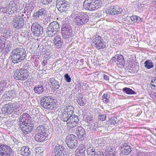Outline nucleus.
I'll return each mask as SVG.
<instances>
[{"mask_svg":"<svg viewBox=\"0 0 156 156\" xmlns=\"http://www.w3.org/2000/svg\"><path fill=\"white\" fill-rule=\"evenodd\" d=\"M26 51L22 47L14 49L12 52V61L14 63L21 62L26 57Z\"/></svg>","mask_w":156,"mask_h":156,"instance_id":"1","label":"nucleus"},{"mask_svg":"<svg viewBox=\"0 0 156 156\" xmlns=\"http://www.w3.org/2000/svg\"><path fill=\"white\" fill-rule=\"evenodd\" d=\"M47 129L43 125L39 126L36 129V133L34 136L35 140L39 142H43L48 139Z\"/></svg>","mask_w":156,"mask_h":156,"instance_id":"2","label":"nucleus"},{"mask_svg":"<svg viewBox=\"0 0 156 156\" xmlns=\"http://www.w3.org/2000/svg\"><path fill=\"white\" fill-rule=\"evenodd\" d=\"M55 101L51 97L44 96L41 100V105L45 109L52 110L55 106Z\"/></svg>","mask_w":156,"mask_h":156,"instance_id":"3","label":"nucleus"},{"mask_svg":"<svg viewBox=\"0 0 156 156\" xmlns=\"http://www.w3.org/2000/svg\"><path fill=\"white\" fill-rule=\"evenodd\" d=\"M47 29V34L49 37H52L60 30V28L58 23L56 21H53L49 24Z\"/></svg>","mask_w":156,"mask_h":156,"instance_id":"4","label":"nucleus"},{"mask_svg":"<svg viewBox=\"0 0 156 156\" xmlns=\"http://www.w3.org/2000/svg\"><path fill=\"white\" fill-rule=\"evenodd\" d=\"M100 2V0H85L83 6L86 10L94 11L98 9Z\"/></svg>","mask_w":156,"mask_h":156,"instance_id":"5","label":"nucleus"},{"mask_svg":"<svg viewBox=\"0 0 156 156\" xmlns=\"http://www.w3.org/2000/svg\"><path fill=\"white\" fill-rule=\"evenodd\" d=\"M89 20V16L87 13L80 12L75 18L74 21L76 24L78 26L84 25Z\"/></svg>","mask_w":156,"mask_h":156,"instance_id":"6","label":"nucleus"},{"mask_svg":"<svg viewBox=\"0 0 156 156\" xmlns=\"http://www.w3.org/2000/svg\"><path fill=\"white\" fill-rule=\"evenodd\" d=\"M28 71L27 69H17L14 72V78L16 80H25L28 76Z\"/></svg>","mask_w":156,"mask_h":156,"instance_id":"7","label":"nucleus"},{"mask_svg":"<svg viewBox=\"0 0 156 156\" xmlns=\"http://www.w3.org/2000/svg\"><path fill=\"white\" fill-rule=\"evenodd\" d=\"M74 109L71 105L66 106L65 108L61 109V112L62 113L61 117L62 120L64 122L67 121L68 118L73 115Z\"/></svg>","mask_w":156,"mask_h":156,"instance_id":"8","label":"nucleus"},{"mask_svg":"<svg viewBox=\"0 0 156 156\" xmlns=\"http://www.w3.org/2000/svg\"><path fill=\"white\" fill-rule=\"evenodd\" d=\"M92 41L93 45L98 50L103 49L106 46V43L102 39L101 37L96 35L92 38Z\"/></svg>","mask_w":156,"mask_h":156,"instance_id":"9","label":"nucleus"},{"mask_svg":"<svg viewBox=\"0 0 156 156\" xmlns=\"http://www.w3.org/2000/svg\"><path fill=\"white\" fill-rule=\"evenodd\" d=\"M66 143L70 149H75L78 145V141L76 136L73 134H70L66 137Z\"/></svg>","mask_w":156,"mask_h":156,"instance_id":"10","label":"nucleus"},{"mask_svg":"<svg viewBox=\"0 0 156 156\" xmlns=\"http://www.w3.org/2000/svg\"><path fill=\"white\" fill-rule=\"evenodd\" d=\"M56 5L61 12L67 11L70 7V3L66 0H57Z\"/></svg>","mask_w":156,"mask_h":156,"instance_id":"11","label":"nucleus"},{"mask_svg":"<svg viewBox=\"0 0 156 156\" xmlns=\"http://www.w3.org/2000/svg\"><path fill=\"white\" fill-rule=\"evenodd\" d=\"M68 119L67 121H66L67 122L68 127L72 129L77 126L79 121L78 116L73 115L70 116L68 118Z\"/></svg>","mask_w":156,"mask_h":156,"instance_id":"12","label":"nucleus"},{"mask_svg":"<svg viewBox=\"0 0 156 156\" xmlns=\"http://www.w3.org/2000/svg\"><path fill=\"white\" fill-rule=\"evenodd\" d=\"M31 30L34 33V36L38 37L42 34L43 32V29L41 25L37 23H34L31 27Z\"/></svg>","mask_w":156,"mask_h":156,"instance_id":"13","label":"nucleus"},{"mask_svg":"<svg viewBox=\"0 0 156 156\" xmlns=\"http://www.w3.org/2000/svg\"><path fill=\"white\" fill-rule=\"evenodd\" d=\"M12 152L10 146L3 144L0 145V156H10Z\"/></svg>","mask_w":156,"mask_h":156,"instance_id":"14","label":"nucleus"},{"mask_svg":"<svg viewBox=\"0 0 156 156\" xmlns=\"http://www.w3.org/2000/svg\"><path fill=\"white\" fill-rule=\"evenodd\" d=\"M47 12L46 9L43 8H40L38 11L34 13V18L35 20H38L43 17L44 18L46 16Z\"/></svg>","mask_w":156,"mask_h":156,"instance_id":"15","label":"nucleus"},{"mask_svg":"<svg viewBox=\"0 0 156 156\" xmlns=\"http://www.w3.org/2000/svg\"><path fill=\"white\" fill-rule=\"evenodd\" d=\"M14 110V107L12 103L4 105L2 108V113L6 115L12 114Z\"/></svg>","mask_w":156,"mask_h":156,"instance_id":"16","label":"nucleus"},{"mask_svg":"<svg viewBox=\"0 0 156 156\" xmlns=\"http://www.w3.org/2000/svg\"><path fill=\"white\" fill-rule=\"evenodd\" d=\"M34 126L30 122L20 124V128L24 133L27 134L30 133Z\"/></svg>","mask_w":156,"mask_h":156,"instance_id":"17","label":"nucleus"},{"mask_svg":"<svg viewBox=\"0 0 156 156\" xmlns=\"http://www.w3.org/2000/svg\"><path fill=\"white\" fill-rule=\"evenodd\" d=\"M54 151L59 156H67L65 147L59 144L55 146Z\"/></svg>","mask_w":156,"mask_h":156,"instance_id":"18","label":"nucleus"},{"mask_svg":"<svg viewBox=\"0 0 156 156\" xmlns=\"http://www.w3.org/2000/svg\"><path fill=\"white\" fill-rule=\"evenodd\" d=\"M23 25V21L22 19H20L19 17L15 18L12 22L13 26L17 29L22 28Z\"/></svg>","mask_w":156,"mask_h":156,"instance_id":"19","label":"nucleus"},{"mask_svg":"<svg viewBox=\"0 0 156 156\" xmlns=\"http://www.w3.org/2000/svg\"><path fill=\"white\" fill-rule=\"evenodd\" d=\"M63 41L60 35H57L54 38L53 43L55 47L57 48H60L63 44Z\"/></svg>","mask_w":156,"mask_h":156,"instance_id":"20","label":"nucleus"},{"mask_svg":"<svg viewBox=\"0 0 156 156\" xmlns=\"http://www.w3.org/2000/svg\"><path fill=\"white\" fill-rule=\"evenodd\" d=\"M76 133L78 137L80 136L81 140H83L86 135L84 129L82 127L78 126L75 129Z\"/></svg>","mask_w":156,"mask_h":156,"instance_id":"21","label":"nucleus"},{"mask_svg":"<svg viewBox=\"0 0 156 156\" xmlns=\"http://www.w3.org/2000/svg\"><path fill=\"white\" fill-rule=\"evenodd\" d=\"M30 116L28 113H23L20 117V124L30 122Z\"/></svg>","mask_w":156,"mask_h":156,"instance_id":"22","label":"nucleus"},{"mask_svg":"<svg viewBox=\"0 0 156 156\" xmlns=\"http://www.w3.org/2000/svg\"><path fill=\"white\" fill-rule=\"evenodd\" d=\"M9 80H0V93L8 87L9 86Z\"/></svg>","mask_w":156,"mask_h":156,"instance_id":"23","label":"nucleus"},{"mask_svg":"<svg viewBox=\"0 0 156 156\" xmlns=\"http://www.w3.org/2000/svg\"><path fill=\"white\" fill-rule=\"evenodd\" d=\"M131 151L130 146L127 145L126 144H124L123 146L121 147V153L123 155H128L130 153Z\"/></svg>","mask_w":156,"mask_h":156,"instance_id":"24","label":"nucleus"},{"mask_svg":"<svg viewBox=\"0 0 156 156\" xmlns=\"http://www.w3.org/2000/svg\"><path fill=\"white\" fill-rule=\"evenodd\" d=\"M5 93V94L3 95V97L5 98H7V99L12 98L16 97V94L15 90H9Z\"/></svg>","mask_w":156,"mask_h":156,"instance_id":"25","label":"nucleus"},{"mask_svg":"<svg viewBox=\"0 0 156 156\" xmlns=\"http://www.w3.org/2000/svg\"><path fill=\"white\" fill-rule=\"evenodd\" d=\"M20 151L21 154L23 156H28L31 154V151L28 146H24L21 147Z\"/></svg>","mask_w":156,"mask_h":156,"instance_id":"26","label":"nucleus"},{"mask_svg":"<svg viewBox=\"0 0 156 156\" xmlns=\"http://www.w3.org/2000/svg\"><path fill=\"white\" fill-rule=\"evenodd\" d=\"M116 64L119 67L121 68L124 66V59L123 56L121 55H118V57L116 62Z\"/></svg>","mask_w":156,"mask_h":156,"instance_id":"27","label":"nucleus"},{"mask_svg":"<svg viewBox=\"0 0 156 156\" xmlns=\"http://www.w3.org/2000/svg\"><path fill=\"white\" fill-rule=\"evenodd\" d=\"M78 85L79 91L80 90V92H83L84 90H87L89 88V86L85 83H79Z\"/></svg>","mask_w":156,"mask_h":156,"instance_id":"28","label":"nucleus"},{"mask_svg":"<svg viewBox=\"0 0 156 156\" xmlns=\"http://www.w3.org/2000/svg\"><path fill=\"white\" fill-rule=\"evenodd\" d=\"M50 81L55 89H57L59 88V83L57 81L55 80L54 78H50Z\"/></svg>","mask_w":156,"mask_h":156,"instance_id":"29","label":"nucleus"},{"mask_svg":"<svg viewBox=\"0 0 156 156\" xmlns=\"http://www.w3.org/2000/svg\"><path fill=\"white\" fill-rule=\"evenodd\" d=\"M34 90L36 94H41L43 92L44 88L41 85H37L34 87Z\"/></svg>","mask_w":156,"mask_h":156,"instance_id":"30","label":"nucleus"},{"mask_svg":"<svg viewBox=\"0 0 156 156\" xmlns=\"http://www.w3.org/2000/svg\"><path fill=\"white\" fill-rule=\"evenodd\" d=\"M63 37L65 39L68 40L72 37V31H64L62 32Z\"/></svg>","mask_w":156,"mask_h":156,"instance_id":"31","label":"nucleus"},{"mask_svg":"<svg viewBox=\"0 0 156 156\" xmlns=\"http://www.w3.org/2000/svg\"><path fill=\"white\" fill-rule=\"evenodd\" d=\"M144 67L147 69H151L154 67L153 63L151 60H147L144 62Z\"/></svg>","mask_w":156,"mask_h":156,"instance_id":"32","label":"nucleus"},{"mask_svg":"<svg viewBox=\"0 0 156 156\" xmlns=\"http://www.w3.org/2000/svg\"><path fill=\"white\" fill-rule=\"evenodd\" d=\"M72 31V28L68 24L66 23L63 24L62 28V32L65 31Z\"/></svg>","mask_w":156,"mask_h":156,"instance_id":"33","label":"nucleus"},{"mask_svg":"<svg viewBox=\"0 0 156 156\" xmlns=\"http://www.w3.org/2000/svg\"><path fill=\"white\" fill-rule=\"evenodd\" d=\"M17 12L16 8L15 6L13 7H8L7 11L6 14L9 15L12 14L13 13H15Z\"/></svg>","mask_w":156,"mask_h":156,"instance_id":"34","label":"nucleus"},{"mask_svg":"<svg viewBox=\"0 0 156 156\" xmlns=\"http://www.w3.org/2000/svg\"><path fill=\"white\" fill-rule=\"evenodd\" d=\"M123 92L127 94H136V93L132 89L128 87H125L122 89Z\"/></svg>","mask_w":156,"mask_h":156,"instance_id":"35","label":"nucleus"},{"mask_svg":"<svg viewBox=\"0 0 156 156\" xmlns=\"http://www.w3.org/2000/svg\"><path fill=\"white\" fill-rule=\"evenodd\" d=\"M25 10H27V13H31L34 9V5L31 4H28L26 5L25 7Z\"/></svg>","mask_w":156,"mask_h":156,"instance_id":"36","label":"nucleus"},{"mask_svg":"<svg viewBox=\"0 0 156 156\" xmlns=\"http://www.w3.org/2000/svg\"><path fill=\"white\" fill-rule=\"evenodd\" d=\"M116 7L114 6H111L108 10V12L109 13L112 15H116Z\"/></svg>","mask_w":156,"mask_h":156,"instance_id":"37","label":"nucleus"},{"mask_svg":"<svg viewBox=\"0 0 156 156\" xmlns=\"http://www.w3.org/2000/svg\"><path fill=\"white\" fill-rule=\"evenodd\" d=\"M130 19L132 21H134L135 23H141V19L140 17L136 16H131Z\"/></svg>","mask_w":156,"mask_h":156,"instance_id":"38","label":"nucleus"},{"mask_svg":"<svg viewBox=\"0 0 156 156\" xmlns=\"http://www.w3.org/2000/svg\"><path fill=\"white\" fill-rule=\"evenodd\" d=\"M103 153L101 151H97V152H95V153H89L87 154V156H102L103 155Z\"/></svg>","mask_w":156,"mask_h":156,"instance_id":"39","label":"nucleus"},{"mask_svg":"<svg viewBox=\"0 0 156 156\" xmlns=\"http://www.w3.org/2000/svg\"><path fill=\"white\" fill-rule=\"evenodd\" d=\"M12 36V34L10 33L9 31H8L6 32H4L2 34V36L4 38H11Z\"/></svg>","mask_w":156,"mask_h":156,"instance_id":"40","label":"nucleus"},{"mask_svg":"<svg viewBox=\"0 0 156 156\" xmlns=\"http://www.w3.org/2000/svg\"><path fill=\"white\" fill-rule=\"evenodd\" d=\"M115 149V147H113L111 146H107L106 147V149L105 150L106 152L108 153H113V151H114Z\"/></svg>","mask_w":156,"mask_h":156,"instance_id":"41","label":"nucleus"},{"mask_svg":"<svg viewBox=\"0 0 156 156\" xmlns=\"http://www.w3.org/2000/svg\"><path fill=\"white\" fill-rule=\"evenodd\" d=\"M151 84L152 86V88H156V77L153 78L151 83Z\"/></svg>","mask_w":156,"mask_h":156,"instance_id":"42","label":"nucleus"},{"mask_svg":"<svg viewBox=\"0 0 156 156\" xmlns=\"http://www.w3.org/2000/svg\"><path fill=\"white\" fill-rule=\"evenodd\" d=\"M95 152H97L96 151H95V148L92 147H90L87 149V154H89V153H95Z\"/></svg>","mask_w":156,"mask_h":156,"instance_id":"43","label":"nucleus"},{"mask_svg":"<svg viewBox=\"0 0 156 156\" xmlns=\"http://www.w3.org/2000/svg\"><path fill=\"white\" fill-rule=\"evenodd\" d=\"M77 102L80 105L84 106L85 105L83 98H79L78 99Z\"/></svg>","mask_w":156,"mask_h":156,"instance_id":"44","label":"nucleus"},{"mask_svg":"<svg viewBox=\"0 0 156 156\" xmlns=\"http://www.w3.org/2000/svg\"><path fill=\"white\" fill-rule=\"evenodd\" d=\"M106 118V115L103 114L99 115L98 119L99 121H102L105 120Z\"/></svg>","mask_w":156,"mask_h":156,"instance_id":"45","label":"nucleus"},{"mask_svg":"<svg viewBox=\"0 0 156 156\" xmlns=\"http://www.w3.org/2000/svg\"><path fill=\"white\" fill-rule=\"evenodd\" d=\"M117 120V118L116 117H114L111 118L110 119V122L111 124H113L115 125L117 124V122H116Z\"/></svg>","mask_w":156,"mask_h":156,"instance_id":"46","label":"nucleus"},{"mask_svg":"<svg viewBox=\"0 0 156 156\" xmlns=\"http://www.w3.org/2000/svg\"><path fill=\"white\" fill-rule=\"evenodd\" d=\"M116 15H119L122 13L123 11L122 8L119 7H116Z\"/></svg>","mask_w":156,"mask_h":156,"instance_id":"47","label":"nucleus"},{"mask_svg":"<svg viewBox=\"0 0 156 156\" xmlns=\"http://www.w3.org/2000/svg\"><path fill=\"white\" fill-rule=\"evenodd\" d=\"M116 15H119L122 13L123 11L122 8L119 7H116Z\"/></svg>","mask_w":156,"mask_h":156,"instance_id":"48","label":"nucleus"},{"mask_svg":"<svg viewBox=\"0 0 156 156\" xmlns=\"http://www.w3.org/2000/svg\"><path fill=\"white\" fill-rule=\"evenodd\" d=\"M64 78L67 82H70L71 81V79L70 76L68 74H66L64 76Z\"/></svg>","mask_w":156,"mask_h":156,"instance_id":"49","label":"nucleus"},{"mask_svg":"<svg viewBox=\"0 0 156 156\" xmlns=\"http://www.w3.org/2000/svg\"><path fill=\"white\" fill-rule=\"evenodd\" d=\"M86 120L87 122H93V117L90 115H88L87 116Z\"/></svg>","mask_w":156,"mask_h":156,"instance_id":"50","label":"nucleus"},{"mask_svg":"<svg viewBox=\"0 0 156 156\" xmlns=\"http://www.w3.org/2000/svg\"><path fill=\"white\" fill-rule=\"evenodd\" d=\"M6 39L4 38L1 35V38L0 39V45H5V43Z\"/></svg>","mask_w":156,"mask_h":156,"instance_id":"51","label":"nucleus"},{"mask_svg":"<svg viewBox=\"0 0 156 156\" xmlns=\"http://www.w3.org/2000/svg\"><path fill=\"white\" fill-rule=\"evenodd\" d=\"M52 0H41L42 4L44 5H47L50 3Z\"/></svg>","mask_w":156,"mask_h":156,"instance_id":"52","label":"nucleus"},{"mask_svg":"<svg viewBox=\"0 0 156 156\" xmlns=\"http://www.w3.org/2000/svg\"><path fill=\"white\" fill-rule=\"evenodd\" d=\"M118 57V55H115L114 57L112 58V60L113 62H117V59Z\"/></svg>","mask_w":156,"mask_h":156,"instance_id":"53","label":"nucleus"},{"mask_svg":"<svg viewBox=\"0 0 156 156\" xmlns=\"http://www.w3.org/2000/svg\"><path fill=\"white\" fill-rule=\"evenodd\" d=\"M86 150H79V154L78 155H80L81 156H85V151Z\"/></svg>","mask_w":156,"mask_h":156,"instance_id":"54","label":"nucleus"},{"mask_svg":"<svg viewBox=\"0 0 156 156\" xmlns=\"http://www.w3.org/2000/svg\"><path fill=\"white\" fill-rule=\"evenodd\" d=\"M5 50L6 53H8L11 50V47L10 45H7V47L5 48Z\"/></svg>","mask_w":156,"mask_h":156,"instance_id":"55","label":"nucleus"},{"mask_svg":"<svg viewBox=\"0 0 156 156\" xmlns=\"http://www.w3.org/2000/svg\"><path fill=\"white\" fill-rule=\"evenodd\" d=\"M86 150V148L84 145L83 144L80 145L79 147V150Z\"/></svg>","mask_w":156,"mask_h":156,"instance_id":"56","label":"nucleus"},{"mask_svg":"<svg viewBox=\"0 0 156 156\" xmlns=\"http://www.w3.org/2000/svg\"><path fill=\"white\" fill-rule=\"evenodd\" d=\"M136 156H147L142 152L138 151L136 154Z\"/></svg>","mask_w":156,"mask_h":156,"instance_id":"57","label":"nucleus"},{"mask_svg":"<svg viewBox=\"0 0 156 156\" xmlns=\"http://www.w3.org/2000/svg\"><path fill=\"white\" fill-rule=\"evenodd\" d=\"M8 7H5L1 9L2 11L4 13H6V14L7 11Z\"/></svg>","mask_w":156,"mask_h":156,"instance_id":"58","label":"nucleus"},{"mask_svg":"<svg viewBox=\"0 0 156 156\" xmlns=\"http://www.w3.org/2000/svg\"><path fill=\"white\" fill-rule=\"evenodd\" d=\"M109 97L108 96V95L107 94H104L102 96V100L103 99H106L108 98H109Z\"/></svg>","mask_w":156,"mask_h":156,"instance_id":"59","label":"nucleus"},{"mask_svg":"<svg viewBox=\"0 0 156 156\" xmlns=\"http://www.w3.org/2000/svg\"><path fill=\"white\" fill-rule=\"evenodd\" d=\"M24 14L23 13L20 12V16H19L18 17H19L20 18V19H22V20H23V21H24V19L26 18L25 16L24 17Z\"/></svg>","mask_w":156,"mask_h":156,"instance_id":"60","label":"nucleus"},{"mask_svg":"<svg viewBox=\"0 0 156 156\" xmlns=\"http://www.w3.org/2000/svg\"><path fill=\"white\" fill-rule=\"evenodd\" d=\"M71 150H69L68 149L67 150V153H68V154H69V155H70V154L74 152V150L75 149H70Z\"/></svg>","mask_w":156,"mask_h":156,"instance_id":"61","label":"nucleus"},{"mask_svg":"<svg viewBox=\"0 0 156 156\" xmlns=\"http://www.w3.org/2000/svg\"><path fill=\"white\" fill-rule=\"evenodd\" d=\"M103 78L104 79L106 80H109V77L108 76L105 74H103Z\"/></svg>","mask_w":156,"mask_h":156,"instance_id":"62","label":"nucleus"},{"mask_svg":"<svg viewBox=\"0 0 156 156\" xmlns=\"http://www.w3.org/2000/svg\"><path fill=\"white\" fill-rule=\"evenodd\" d=\"M5 47V45H0V53L3 51Z\"/></svg>","mask_w":156,"mask_h":156,"instance_id":"63","label":"nucleus"},{"mask_svg":"<svg viewBox=\"0 0 156 156\" xmlns=\"http://www.w3.org/2000/svg\"><path fill=\"white\" fill-rule=\"evenodd\" d=\"M102 100L104 103H108L109 101V98L103 99Z\"/></svg>","mask_w":156,"mask_h":156,"instance_id":"64","label":"nucleus"}]
</instances>
